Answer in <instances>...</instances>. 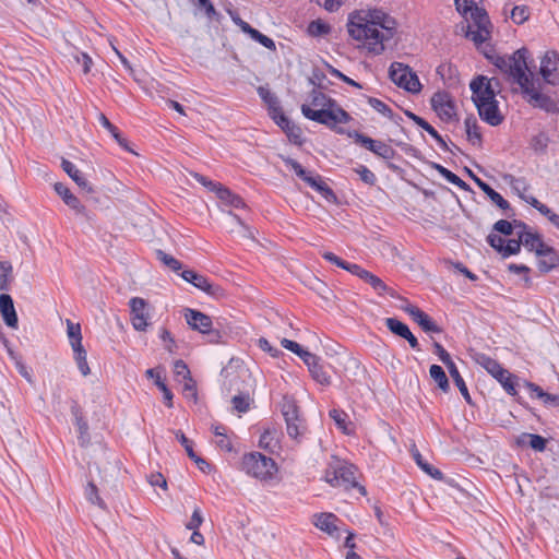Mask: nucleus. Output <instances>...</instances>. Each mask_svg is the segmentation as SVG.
Returning <instances> with one entry per match:
<instances>
[{"label":"nucleus","instance_id":"obj_1","mask_svg":"<svg viewBox=\"0 0 559 559\" xmlns=\"http://www.w3.org/2000/svg\"><path fill=\"white\" fill-rule=\"evenodd\" d=\"M346 27L350 38L357 41L360 49L378 56L384 51L385 43L394 37L397 23L384 10L368 8L352 12Z\"/></svg>","mask_w":559,"mask_h":559},{"label":"nucleus","instance_id":"obj_2","mask_svg":"<svg viewBox=\"0 0 559 559\" xmlns=\"http://www.w3.org/2000/svg\"><path fill=\"white\" fill-rule=\"evenodd\" d=\"M527 50L518 49L512 55L496 56L492 63L511 83L519 85L523 97L530 105L546 112H556L558 105L548 95L540 92V83L535 80L527 67Z\"/></svg>","mask_w":559,"mask_h":559},{"label":"nucleus","instance_id":"obj_3","mask_svg":"<svg viewBox=\"0 0 559 559\" xmlns=\"http://www.w3.org/2000/svg\"><path fill=\"white\" fill-rule=\"evenodd\" d=\"M468 86L472 92L471 99L477 108L480 119L491 127L501 124L504 117L497 99L498 80L480 74L473 78Z\"/></svg>","mask_w":559,"mask_h":559},{"label":"nucleus","instance_id":"obj_4","mask_svg":"<svg viewBox=\"0 0 559 559\" xmlns=\"http://www.w3.org/2000/svg\"><path fill=\"white\" fill-rule=\"evenodd\" d=\"M302 115L314 122L334 129L337 124L348 123L352 117L334 99L320 90L313 88L306 104L301 105Z\"/></svg>","mask_w":559,"mask_h":559},{"label":"nucleus","instance_id":"obj_5","mask_svg":"<svg viewBox=\"0 0 559 559\" xmlns=\"http://www.w3.org/2000/svg\"><path fill=\"white\" fill-rule=\"evenodd\" d=\"M481 0H454L457 12L465 19V36L479 46L490 38L491 23L487 12L479 8Z\"/></svg>","mask_w":559,"mask_h":559},{"label":"nucleus","instance_id":"obj_6","mask_svg":"<svg viewBox=\"0 0 559 559\" xmlns=\"http://www.w3.org/2000/svg\"><path fill=\"white\" fill-rule=\"evenodd\" d=\"M240 469L260 481H269L275 477L278 468L272 457L254 451L243 454Z\"/></svg>","mask_w":559,"mask_h":559},{"label":"nucleus","instance_id":"obj_7","mask_svg":"<svg viewBox=\"0 0 559 559\" xmlns=\"http://www.w3.org/2000/svg\"><path fill=\"white\" fill-rule=\"evenodd\" d=\"M324 480L332 487L344 489L358 487L355 466L337 456H331L324 472Z\"/></svg>","mask_w":559,"mask_h":559},{"label":"nucleus","instance_id":"obj_8","mask_svg":"<svg viewBox=\"0 0 559 559\" xmlns=\"http://www.w3.org/2000/svg\"><path fill=\"white\" fill-rule=\"evenodd\" d=\"M504 180L510 186L511 190L524 202L537 210L542 215L559 230V214L552 212L546 204L539 202L535 197L528 194L531 185L524 177H515L508 175Z\"/></svg>","mask_w":559,"mask_h":559},{"label":"nucleus","instance_id":"obj_9","mask_svg":"<svg viewBox=\"0 0 559 559\" xmlns=\"http://www.w3.org/2000/svg\"><path fill=\"white\" fill-rule=\"evenodd\" d=\"M390 79L399 87L405 91L417 94L421 91V83L417 74L406 64L402 62H393L390 66Z\"/></svg>","mask_w":559,"mask_h":559},{"label":"nucleus","instance_id":"obj_10","mask_svg":"<svg viewBox=\"0 0 559 559\" xmlns=\"http://www.w3.org/2000/svg\"><path fill=\"white\" fill-rule=\"evenodd\" d=\"M477 361L502 385L508 394L512 396L516 395L518 391L514 385L515 377L504 369L496 359L487 355H480Z\"/></svg>","mask_w":559,"mask_h":559},{"label":"nucleus","instance_id":"obj_11","mask_svg":"<svg viewBox=\"0 0 559 559\" xmlns=\"http://www.w3.org/2000/svg\"><path fill=\"white\" fill-rule=\"evenodd\" d=\"M336 132L340 134H347V136L353 139L355 143L362 145L368 151L374 153L380 157L390 158L393 154L392 147L386 143L382 141H376L356 130L345 132L342 128H340L336 130Z\"/></svg>","mask_w":559,"mask_h":559},{"label":"nucleus","instance_id":"obj_12","mask_svg":"<svg viewBox=\"0 0 559 559\" xmlns=\"http://www.w3.org/2000/svg\"><path fill=\"white\" fill-rule=\"evenodd\" d=\"M130 321L134 330L143 332L150 325V307L141 297H133L129 301Z\"/></svg>","mask_w":559,"mask_h":559},{"label":"nucleus","instance_id":"obj_13","mask_svg":"<svg viewBox=\"0 0 559 559\" xmlns=\"http://www.w3.org/2000/svg\"><path fill=\"white\" fill-rule=\"evenodd\" d=\"M431 107L444 122L452 121L456 116L455 104L451 95L444 91L437 92L432 95Z\"/></svg>","mask_w":559,"mask_h":559},{"label":"nucleus","instance_id":"obj_14","mask_svg":"<svg viewBox=\"0 0 559 559\" xmlns=\"http://www.w3.org/2000/svg\"><path fill=\"white\" fill-rule=\"evenodd\" d=\"M180 275L186 282L192 284L194 287L210 296L217 297L222 295V288L212 284L209 278L202 274H199L192 270H185Z\"/></svg>","mask_w":559,"mask_h":559},{"label":"nucleus","instance_id":"obj_15","mask_svg":"<svg viewBox=\"0 0 559 559\" xmlns=\"http://www.w3.org/2000/svg\"><path fill=\"white\" fill-rule=\"evenodd\" d=\"M183 317L187 324L194 331H198L202 334H211L212 333V319L199 311L191 308H187L183 310Z\"/></svg>","mask_w":559,"mask_h":559},{"label":"nucleus","instance_id":"obj_16","mask_svg":"<svg viewBox=\"0 0 559 559\" xmlns=\"http://www.w3.org/2000/svg\"><path fill=\"white\" fill-rule=\"evenodd\" d=\"M340 519L333 513H317L312 516V524L332 537L338 536Z\"/></svg>","mask_w":559,"mask_h":559},{"label":"nucleus","instance_id":"obj_17","mask_svg":"<svg viewBox=\"0 0 559 559\" xmlns=\"http://www.w3.org/2000/svg\"><path fill=\"white\" fill-rule=\"evenodd\" d=\"M385 325L393 334L405 338L413 349L419 350L418 340L405 323L395 318H388L385 319Z\"/></svg>","mask_w":559,"mask_h":559},{"label":"nucleus","instance_id":"obj_18","mask_svg":"<svg viewBox=\"0 0 559 559\" xmlns=\"http://www.w3.org/2000/svg\"><path fill=\"white\" fill-rule=\"evenodd\" d=\"M559 63V57L554 51H548L545 53L540 61V74L544 81L548 84L555 85L557 83V78L555 72L557 70Z\"/></svg>","mask_w":559,"mask_h":559},{"label":"nucleus","instance_id":"obj_19","mask_svg":"<svg viewBox=\"0 0 559 559\" xmlns=\"http://www.w3.org/2000/svg\"><path fill=\"white\" fill-rule=\"evenodd\" d=\"M0 313L4 323L12 329L17 328V314L14 308L13 299L8 294L0 295Z\"/></svg>","mask_w":559,"mask_h":559},{"label":"nucleus","instance_id":"obj_20","mask_svg":"<svg viewBox=\"0 0 559 559\" xmlns=\"http://www.w3.org/2000/svg\"><path fill=\"white\" fill-rule=\"evenodd\" d=\"M274 122L285 131L289 141L296 145H302L305 142L301 129L293 123L285 115L280 116Z\"/></svg>","mask_w":559,"mask_h":559},{"label":"nucleus","instance_id":"obj_21","mask_svg":"<svg viewBox=\"0 0 559 559\" xmlns=\"http://www.w3.org/2000/svg\"><path fill=\"white\" fill-rule=\"evenodd\" d=\"M258 94L266 104L269 115L273 120H276L280 116L284 115L278 98L267 87L260 86L258 88Z\"/></svg>","mask_w":559,"mask_h":559},{"label":"nucleus","instance_id":"obj_22","mask_svg":"<svg viewBox=\"0 0 559 559\" xmlns=\"http://www.w3.org/2000/svg\"><path fill=\"white\" fill-rule=\"evenodd\" d=\"M55 191L63 200V202L72 209L76 214H85V206L80 200L61 182L55 183Z\"/></svg>","mask_w":559,"mask_h":559},{"label":"nucleus","instance_id":"obj_23","mask_svg":"<svg viewBox=\"0 0 559 559\" xmlns=\"http://www.w3.org/2000/svg\"><path fill=\"white\" fill-rule=\"evenodd\" d=\"M147 378L156 377V386L163 393L164 401L168 407H173V393L164 381V369L162 367L147 369L145 372Z\"/></svg>","mask_w":559,"mask_h":559},{"label":"nucleus","instance_id":"obj_24","mask_svg":"<svg viewBox=\"0 0 559 559\" xmlns=\"http://www.w3.org/2000/svg\"><path fill=\"white\" fill-rule=\"evenodd\" d=\"M362 281L369 284L373 290L380 295L385 296L389 295L392 298H396V292L390 288L380 277L370 273L369 271L362 277Z\"/></svg>","mask_w":559,"mask_h":559},{"label":"nucleus","instance_id":"obj_25","mask_svg":"<svg viewBox=\"0 0 559 559\" xmlns=\"http://www.w3.org/2000/svg\"><path fill=\"white\" fill-rule=\"evenodd\" d=\"M477 186L480 188L483 192L490 199L492 203H495L501 210H508L510 207V203L496 190H493L488 183L483 181L479 178H475Z\"/></svg>","mask_w":559,"mask_h":559},{"label":"nucleus","instance_id":"obj_26","mask_svg":"<svg viewBox=\"0 0 559 559\" xmlns=\"http://www.w3.org/2000/svg\"><path fill=\"white\" fill-rule=\"evenodd\" d=\"M519 237L521 240V245H523L530 251H534L536 254L542 253L543 250L548 247L536 234L524 231Z\"/></svg>","mask_w":559,"mask_h":559},{"label":"nucleus","instance_id":"obj_27","mask_svg":"<svg viewBox=\"0 0 559 559\" xmlns=\"http://www.w3.org/2000/svg\"><path fill=\"white\" fill-rule=\"evenodd\" d=\"M61 167L80 188L90 190L86 178L72 162L62 159Z\"/></svg>","mask_w":559,"mask_h":559},{"label":"nucleus","instance_id":"obj_28","mask_svg":"<svg viewBox=\"0 0 559 559\" xmlns=\"http://www.w3.org/2000/svg\"><path fill=\"white\" fill-rule=\"evenodd\" d=\"M412 456L418 467L423 469L426 474H428L433 479L440 480L443 478V474L440 469L433 467L431 464H429L420 454V452L417 449L412 450Z\"/></svg>","mask_w":559,"mask_h":559},{"label":"nucleus","instance_id":"obj_29","mask_svg":"<svg viewBox=\"0 0 559 559\" xmlns=\"http://www.w3.org/2000/svg\"><path fill=\"white\" fill-rule=\"evenodd\" d=\"M537 255L540 258L538 262V269L542 272H549L557 265L559 261L557 253L549 246L545 248L542 253H537Z\"/></svg>","mask_w":559,"mask_h":559},{"label":"nucleus","instance_id":"obj_30","mask_svg":"<svg viewBox=\"0 0 559 559\" xmlns=\"http://www.w3.org/2000/svg\"><path fill=\"white\" fill-rule=\"evenodd\" d=\"M467 140L473 145H479L481 143V133L477 119L474 116L466 117L464 121Z\"/></svg>","mask_w":559,"mask_h":559},{"label":"nucleus","instance_id":"obj_31","mask_svg":"<svg viewBox=\"0 0 559 559\" xmlns=\"http://www.w3.org/2000/svg\"><path fill=\"white\" fill-rule=\"evenodd\" d=\"M301 180L307 182L312 189L320 192L325 198L333 195V191L322 180L320 175H312L308 171Z\"/></svg>","mask_w":559,"mask_h":559},{"label":"nucleus","instance_id":"obj_32","mask_svg":"<svg viewBox=\"0 0 559 559\" xmlns=\"http://www.w3.org/2000/svg\"><path fill=\"white\" fill-rule=\"evenodd\" d=\"M216 197L226 205L233 206L235 209H241L245 206L243 200L223 185L221 188H218Z\"/></svg>","mask_w":559,"mask_h":559},{"label":"nucleus","instance_id":"obj_33","mask_svg":"<svg viewBox=\"0 0 559 559\" xmlns=\"http://www.w3.org/2000/svg\"><path fill=\"white\" fill-rule=\"evenodd\" d=\"M307 367L312 376V378L322 385L330 384L331 378L330 376L324 371L323 367L319 362V358L317 356L313 357V361H309L307 364Z\"/></svg>","mask_w":559,"mask_h":559},{"label":"nucleus","instance_id":"obj_34","mask_svg":"<svg viewBox=\"0 0 559 559\" xmlns=\"http://www.w3.org/2000/svg\"><path fill=\"white\" fill-rule=\"evenodd\" d=\"M281 344L285 349H288L296 354L297 356H299L306 365L309 364V361H313V357L316 355L304 349L298 343L287 338H283Z\"/></svg>","mask_w":559,"mask_h":559},{"label":"nucleus","instance_id":"obj_35","mask_svg":"<svg viewBox=\"0 0 559 559\" xmlns=\"http://www.w3.org/2000/svg\"><path fill=\"white\" fill-rule=\"evenodd\" d=\"M259 445L271 452L278 449V433L275 429H265L260 436Z\"/></svg>","mask_w":559,"mask_h":559},{"label":"nucleus","instance_id":"obj_36","mask_svg":"<svg viewBox=\"0 0 559 559\" xmlns=\"http://www.w3.org/2000/svg\"><path fill=\"white\" fill-rule=\"evenodd\" d=\"M425 332L439 333L441 330L432 319L423 310H418L412 318Z\"/></svg>","mask_w":559,"mask_h":559},{"label":"nucleus","instance_id":"obj_37","mask_svg":"<svg viewBox=\"0 0 559 559\" xmlns=\"http://www.w3.org/2000/svg\"><path fill=\"white\" fill-rule=\"evenodd\" d=\"M242 29L248 33L252 39L261 44L263 47L275 50V43L272 38L267 37L266 35L260 33L258 29L251 27L248 23H243Z\"/></svg>","mask_w":559,"mask_h":559},{"label":"nucleus","instance_id":"obj_38","mask_svg":"<svg viewBox=\"0 0 559 559\" xmlns=\"http://www.w3.org/2000/svg\"><path fill=\"white\" fill-rule=\"evenodd\" d=\"M429 374L433 381L438 384L440 390L448 392L450 389L448 377L439 365H431L429 368Z\"/></svg>","mask_w":559,"mask_h":559},{"label":"nucleus","instance_id":"obj_39","mask_svg":"<svg viewBox=\"0 0 559 559\" xmlns=\"http://www.w3.org/2000/svg\"><path fill=\"white\" fill-rule=\"evenodd\" d=\"M67 334L72 349L83 346L80 324L67 320Z\"/></svg>","mask_w":559,"mask_h":559},{"label":"nucleus","instance_id":"obj_40","mask_svg":"<svg viewBox=\"0 0 559 559\" xmlns=\"http://www.w3.org/2000/svg\"><path fill=\"white\" fill-rule=\"evenodd\" d=\"M448 370H449V373H450L451 378L453 379L454 383L459 388L461 394L465 399V401L467 403H471V395L468 393V390H467V386L465 384V381L462 378V376H461L456 365L450 366V368Z\"/></svg>","mask_w":559,"mask_h":559},{"label":"nucleus","instance_id":"obj_41","mask_svg":"<svg viewBox=\"0 0 559 559\" xmlns=\"http://www.w3.org/2000/svg\"><path fill=\"white\" fill-rule=\"evenodd\" d=\"M408 116L413 119V121L418 127H420L423 130L428 132L438 142V144H440L441 146L445 145L443 139L438 133V131L430 123H428L425 119H423L421 117H418L414 114H409Z\"/></svg>","mask_w":559,"mask_h":559},{"label":"nucleus","instance_id":"obj_42","mask_svg":"<svg viewBox=\"0 0 559 559\" xmlns=\"http://www.w3.org/2000/svg\"><path fill=\"white\" fill-rule=\"evenodd\" d=\"M12 280V265L8 261H0V292H5L10 287Z\"/></svg>","mask_w":559,"mask_h":559},{"label":"nucleus","instance_id":"obj_43","mask_svg":"<svg viewBox=\"0 0 559 559\" xmlns=\"http://www.w3.org/2000/svg\"><path fill=\"white\" fill-rule=\"evenodd\" d=\"M98 121L112 135V138L118 142L120 146L127 148L126 140L120 135L118 129L108 120L104 114H99Z\"/></svg>","mask_w":559,"mask_h":559},{"label":"nucleus","instance_id":"obj_44","mask_svg":"<svg viewBox=\"0 0 559 559\" xmlns=\"http://www.w3.org/2000/svg\"><path fill=\"white\" fill-rule=\"evenodd\" d=\"M72 350L74 353V359H75V362L78 365L80 372L83 376H87L91 372V370H90V367L87 364L85 349L83 348V346H80V347L73 348Z\"/></svg>","mask_w":559,"mask_h":559},{"label":"nucleus","instance_id":"obj_45","mask_svg":"<svg viewBox=\"0 0 559 559\" xmlns=\"http://www.w3.org/2000/svg\"><path fill=\"white\" fill-rule=\"evenodd\" d=\"M198 11L203 12L209 20H213L217 12L211 0H190Z\"/></svg>","mask_w":559,"mask_h":559},{"label":"nucleus","instance_id":"obj_46","mask_svg":"<svg viewBox=\"0 0 559 559\" xmlns=\"http://www.w3.org/2000/svg\"><path fill=\"white\" fill-rule=\"evenodd\" d=\"M439 174L450 183L465 190L467 189V183L461 179L457 175L449 170L448 168L443 166H438Z\"/></svg>","mask_w":559,"mask_h":559},{"label":"nucleus","instance_id":"obj_47","mask_svg":"<svg viewBox=\"0 0 559 559\" xmlns=\"http://www.w3.org/2000/svg\"><path fill=\"white\" fill-rule=\"evenodd\" d=\"M180 383H182L183 397L195 403L198 399V392L195 381L192 379V377L182 380Z\"/></svg>","mask_w":559,"mask_h":559},{"label":"nucleus","instance_id":"obj_48","mask_svg":"<svg viewBox=\"0 0 559 559\" xmlns=\"http://www.w3.org/2000/svg\"><path fill=\"white\" fill-rule=\"evenodd\" d=\"M311 36H324L331 32V26L321 20L312 21L308 26Z\"/></svg>","mask_w":559,"mask_h":559},{"label":"nucleus","instance_id":"obj_49","mask_svg":"<svg viewBox=\"0 0 559 559\" xmlns=\"http://www.w3.org/2000/svg\"><path fill=\"white\" fill-rule=\"evenodd\" d=\"M174 376L176 381L181 382L182 380L191 378V372L188 368V365L181 360L178 359L174 362Z\"/></svg>","mask_w":559,"mask_h":559},{"label":"nucleus","instance_id":"obj_50","mask_svg":"<svg viewBox=\"0 0 559 559\" xmlns=\"http://www.w3.org/2000/svg\"><path fill=\"white\" fill-rule=\"evenodd\" d=\"M85 497L91 503L97 504L99 508H105V503L98 495L97 487L93 483L87 484L85 488Z\"/></svg>","mask_w":559,"mask_h":559},{"label":"nucleus","instance_id":"obj_51","mask_svg":"<svg viewBox=\"0 0 559 559\" xmlns=\"http://www.w3.org/2000/svg\"><path fill=\"white\" fill-rule=\"evenodd\" d=\"M549 139L546 133L540 132L533 136L531 147L538 153H544L548 146Z\"/></svg>","mask_w":559,"mask_h":559},{"label":"nucleus","instance_id":"obj_52","mask_svg":"<svg viewBox=\"0 0 559 559\" xmlns=\"http://www.w3.org/2000/svg\"><path fill=\"white\" fill-rule=\"evenodd\" d=\"M227 215L230 218V222L233 224H237L239 226V231L238 233L242 237H247V238H252L253 237L252 230L248 226L245 225V223L242 222V219L238 215L234 214L231 211H228Z\"/></svg>","mask_w":559,"mask_h":559},{"label":"nucleus","instance_id":"obj_53","mask_svg":"<svg viewBox=\"0 0 559 559\" xmlns=\"http://www.w3.org/2000/svg\"><path fill=\"white\" fill-rule=\"evenodd\" d=\"M157 257L158 259L165 264L167 265L169 269H171L173 271L177 272L179 270H181V263L180 261H178L176 258H174L173 255L170 254H167L165 253L164 251L159 250L157 251Z\"/></svg>","mask_w":559,"mask_h":559},{"label":"nucleus","instance_id":"obj_54","mask_svg":"<svg viewBox=\"0 0 559 559\" xmlns=\"http://www.w3.org/2000/svg\"><path fill=\"white\" fill-rule=\"evenodd\" d=\"M233 406L239 413H245L249 409V395L247 394H238L235 395L231 400Z\"/></svg>","mask_w":559,"mask_h":559},{"label":"nucleus","instance_id":"obj_55","mask_svg":"<svg viewBox=\"0 0 559 559\" xmlns=\"http://www.w3.org/2000/svg\"><path fill=\"white\" fill-rule=\"evenodd\" d=\"M368 104L374 110H377L378 112H380L384 117H391V115H392L391 108L385 103H383L382 100H380L378 98L371 97V98L368 99Z\"/></svg>","mask_w":559,"mask_h":559},{"label":"nucleus","instance_id":"obj_56","mask_svg":"<svg viewBox=\"0 0 559 559\" xmlns=\"http://www.w3.org/2000/svg\"><path fill=\"white\" fill-rule=\"evenodd\" d=\"M520 249H521L520 238L519 239H509L507 241V243L504 242V248H503V251L501 254L503 258H507V257L518 253L520 251Z\"/></svg>","mask_w":559,"mask_h":559},{"label":"nucleus","instance_id":"obj_57","mask_svg":"<svg viewBox=\"0 0 559 559\" xmlns=\"http://www.w3.org/2000/svg\"><path fill=\"white\" fill-rule=\"evenodd\" d=\"M192 176L199 183H201L202 186H204L205 188H207L210 191L214 192L215 194L217 193L218 188H221V186H222L219 182L212 181V180L207 179L206 177H204L203 175H200L198 173H194Z\"/></svg>","mask_w":559,"mask_h":559},{"label":"nucleus","instance_id":"obj_58","mask_svg":"<svg viewBox=\"0 0 559 559\" xmlns=\"http://www.w3.org/2000/svg\"><path fill=\"white\" fill-rule=\"evenodd\" d=\"M283 162L286 166H288L297 177L302 179L306 174L308 173L297 160L290 158V157H283Z\"/></svg>","mask_w":559,"mask_h":559},{"label":"nucleus","instance_id":"obj_59","mask_svg":"<svg viewBox=\"0 0 559 559\" xmlns=\"http://www.w3.org/2000/svg\"><path fill=\"white\" fill-rule=\"evenodd\" d=\"M435 349L436 354L438 355L439 359L445 365V367L449 369L450 366H454L455 362L452 360L450 354L444 349V347L439 344L435 343Z\"/></svg>","mask_w":559,"mask_h":559},{"label":"nucleus","instance_id":"obj_60","mask_svg":"<svg viewBox=\"0 0 559 559\" xmlns=\"http://www.w3.org/2000/svg\"><path fill=\"white\" fill-rule=\"evenodd\" d=\"M330 417L335 421L336 426L341 428L344 432H347L346 430V418L347 415L338 409H332L330 411Z\"/></svg>","mask_w":559,"mask_h":559},{"label":"nucleus","instance_id":"obj_61","mask_svg":"<svg viewBox=\"0 0 559 559\" xmlns=\"http://www.w3.org/2000/svg\"><path fill=\"white\" fill-rule=\"evenodd\" d=\"M203 523V516L199 508H194L190 521L186 524L187 530H199Z\"/></svg>","mask_w":559,"mask_h":559},{"label":"nucleus","instance_id":"obj_62","mask_svg":"<svg viewBox=\"0 0 559 559\" xmlns=\"http://www.w3.org/2000/svg\"><path fill=\"white\" fill-rule=\"evenodd\" d=\"M356 173L359 175L360 179L368 185H373L376 182V176L374 174L368 169L366 166L360 165Z\"/></svg>","mask_w":559,"mask_h":559},{"label":"nucleus","instance_id":"obj_63","mask_svg":"<svg viewBox=\"0 0 559 559\" xmlns=\"http://www.w3.org/2000/svg\"><path fill=\"white\" fill-rule=\"evenodd\" d=\"M528 15H527V10L525 7H514L512 12H511V19L518 23V24H522L523 22H525L527 20Z\"/></svg>","mask_w":559,"mask_h":559},{"label":"nucleus","instance_id":"obj_64","mask_svg":"<svg viewBox=\"0 0 559 559\" xmlns=\"http://www.w3.org/2000/svg\"><path fill=\"white\" fill-rule=\"evenodd\" d=\"M527 438L530 439V445L532 449L536 451H544L546 448V440L539 436V435H527Z\"/></svg>","mask_w":559,"mask_h":559}]
</instances>
